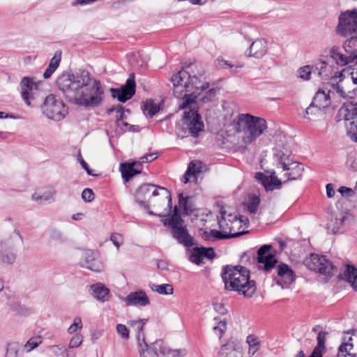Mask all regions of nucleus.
I'll return each mask as SVG.
<instances>
[{
  "mask_svg": "<svg viewBox=\"0 0 357 357\" xmlns=\"http://www.w3.org/2000/svg\"><path fill=\"white\" fill-rule=\"evenodd\" d=\"M203 75V70H197L191 75L184 69L172 75L171 81L173 84V93L177 98H184L180 109H185L190 105L202 91L209 86L208 82L201 84L199 78Z\"/></svg>",
  "mask_w": 357,
  "mask_h": 357,
  "instance_id": "nucleus-1",
  "label": "nucleus"
},
{
  "mask_svg": "<svg viewBox=\"0 0 357 357\" xmlns=\"http://www.w3.org/2000/svg\"><path fill=\"white\" fill-rule=\"evenodd\" d=\"M222 278L227 290L236 291L245 297H252L257 290L256 282L250 279V271L242 266H225Z\"/></svg>",
  "mask_w": 357,
  "mask_h": 357,
  "instance_id": "nucleus-2",
  "label": "nucleus"
},
{
  "mask_svg": "<svg viewBox=\"0 0 357 357\" xmlns=\"http://www.w3.org/2000/svg\"><path fill=\"white\" fill-rule=\"evenodd\" d=\"M237 132L242 133V143L245 148L267 132L266 121L250 114H241L234 121Z\"/></svg>",
  "mask_w": 357,
  "mask_h": 357,
  "instance_id": "nucleus-3",
  "label": "nucleus"
},
{
  "mask_svg": "<svg viewBox=\"0 0 357 357\" xmlns=\"http://www.w3.org/2000/svg\"><path fill=\"white\" fill-rule=\"evenodd\" d=\"M90 83V75L87 71L80 74H62L56 79V84L66 98L72 102L78 104L84 86Z\"/></svg>",
  "mask_w": 357,
  "mask_h": 357,
  "instance_id": "nucleus-4",
  "label": "nucleus"
},
{
  "mask_svg": "<svg viewBox=\"0 0 357 357\" xmlns=\"http://www.w3.org/2000/svg\"><path fill=\"white\" fill-rule=\"evenodd\" d=\"M169 214L165 212L157 215L165 218L162 219L161 222L165 226H168L170 228L171 234L174 239L186 247L192 246L193 238L184 225V220L178 213L177 206L174 207L172 214L170 215Z\"/></svg>",
  "mask_w": 357,
  "mask_h": 357,
  "instance_id": "nucleus-5",
  "label": "nucleus"
},
{
  "mask_svg": "<svg viewBox=\"0 0 357 357\" xmlns=\"http://www.w3.org/2000/svg\"><path fill=\"white\" fill-rule=\"evenodd\" d=\"M159 196V202L167 204L166 213H170L172 210V197L170 192L165 188L153 184H144L141 185L136 192V200L141 204L146 203L155 205L152 198Z\"/></svg>",
  "mask_w": 357,
  "mask_h": 357,
  "instance_id": "nucleus-6",
  "label": "nucleus"
},
{
  "mask_svg": "<svg viewBox=\"0 0 357 357\" xmlns=\"http://www.w3.org/2000/svg\"><path fill=\"white\" fill-rule=\"evenodd\" d=\"M79 105L85 107H97L104 99V89L100 81L90 77V83L83 89Z\"/></svg>",
  "mask_w": 357,
  "mask_h": 357,
  "instance_id": "nucleus-7",
  "label": "nucleus"
},
{
  "mask_svg": "<svg viewBox=\"0 0 357 357\" xmlns=\"http://www.w3.org/2000/svg\"><path fill=\"white\" fill-rule=\"evenodd\" d=\"M41 110L45 116L56 121L62 120L68 114L63 100L54 94H50L45 98Z\"/></svg>",
  "mask_w": 357,
  "mask_h": 357,
  "instance_id": "nucleus-8",
  "label": "nucleus"
},
{
  "mask_svg": "<svg viewBox=\"0 0 357 357\" xmlns=\"http://www.w3.org/2000/svg\"><path fill=\"white\" fill-rule=\"evenodd\" d=\"M335 29L338 35L344 38L357 33V8L341 12Z\"/></svg>",
  "mask_w": 357,
  "mask_h": 357,
  "instance_id": "nucleus-9",
  "label": "nucleus"
},
{
  "mask_svg": "<svg viewBox=\"0 0 357 357\" xmlns=\"http://www.w3.org/2000/svg\"><path fill=\"white\" fill-rule=\"evenodd\" d=\"M20 86L22 99L27 105L36 106L43 99L44 93L33 78L24 77Z\"/></svg>",
  "mask_w": 357,
  "mask_h": 357,
  "instance_id": "nucleus-10",
  "label": "nucleus"
},
{
  "mask_svg": "<svg viewBox=\"0 0 357 357\" xmlns=\"http://www.w3.org/2000/svg\"><path fill=\"white\" fill-rule=\"evenodd\" d=\"M304 264L307 268L324 275L326 279L333 275L334 266L325 256L311 254L305 259Z\"/></svg>",
  "mask_w": 357,
  "mask_h": 357,
  "instance_id": "nucleus-11",
  "label": "nucleus"
},
{
  "mask_svg": "<svg viewBox=\"0 0 357 357\" xmlns=\"http://www.w3.org/2000/svg\"><path fill=\"white\" fill-rule=\"evenodd\" d=\"M221 218L218 221L219 227L222 230H226L229 238L238 237L245 232L240 231L242 227L241 226V221L238 220L236 215H233L231 213L222 209L221 210Z\"/></svg>",
  "mask_w": 357,
  "mask_h": 357,
  "instance_id": "nucleus-12",
  "label": "nucleus"
},
{
  "mask_svg": "<svg viewBox=\"0 0 357 357\" xmlns=\"http://www.w3.org/2000/svg\"><path fill=\"white\" fill-rule=\"evenodd\" d=\"M201 119V116L197 110L190 109L189 111L184 112L183 126H185L190 135L197 137L199 133L203 131L204 123Z\"/></svg>",
  "mask_w": 357,
  "mask_h": 357,
  "instance_id": "nucleus-13",
  "label": "nucleus"
},
{
  "mask_svg": "<svg viewBox=\"0 0 357 357\" xmlns=\"http://www.w3.org/2000/svg\"><path fill=\"white\" fill-rule=\"evenodd\" d=\"M135 88V76L132 73L126 80V84L123 85L121 89H111V91L114 98L116 97L120 102H125L134 96Z\"/></svg>",
  "mask_w": 357,
  "mask_h": 357,
  "instance_id": "nucleus-14",
  "label": "nucleus"
},
{
  "mask_svg": "<svg viewBox=\"0 0 357 357\" xmlns=\"http://www.w3.org/2000/svg\"><path fill=\"white\" fill-rule=\"evenodd\" d=\"M135 88V76L132 73L126 80V84L123 85L121 89H111V91L114 98L116 97L120 102H125L134 96Z\"/></svg>",
  "mask_w": 357,
  "mask_h": 357,
  "instance_id": "nucleus-15",
  "label": "nucleus"
},
{
  "mask_svg": "<svg viewBox=\"0 0 357 357\" xmlns=\"http://www.w3.org/2000/svg\"><path fill=\"white\" fill-rule=\"evenodd\" d=\"M353 220V217L348 211H342L337 213L334 220H332L329 228L334 234H343L347 226Z\"/></svg>",
  "mask_w": 357,
  "mask_h": 357,
  "instance_id": "nucleus-16",
  "label": "nucleus"
},
{
  "mask_svg": "<svg viewBox=\"0 0 357 357\" xmlns=\"http://www.w3.org/2000/svg\"><path fill=\"white\" fill-rule=\"evenodd\" d=\"M277 275L274 277L275 283L282 288L287 287L295 280V273L289 266L284 264L276 266Z\"/></svg>",
  "mask_w": 357,
  "mask_h": 357,
  "instance_id": "nucleus-17",
  "label": "nucleus"
},
{
  "mask_svg": "<svg viewBox=\"0 0 357 357\" xmlns=\"http://www.w3.org/2000/svg\"><path fill=\"white\" fill-rule=\"evenodd\" d=\"M218 357H243L241 343L237 339L230 338L220 347Z\"/></svg>",
  "mask_w": 357,
  "mask_h": 357,
  "instance_id": "nucleus-18",
  "label": "nucleus"
},
{
  "mask_svg": "<svg viewBox=\"0 0 357 357\" xmlns=\"http://www.w3.org/2000/svg\"><path fill=\"white\" fill-rule=\"evenodd\" d=\"M330 89L328 87H324L321 89H319V91L316 93L312 104L319 109H324L328 107L331 105V98L332 96H335L336 93L335 91L333 89V84L330 86Z\"/></svg>",
  "mask_w": 357,
  "mask_h": 357,
  "instance_id": "nucleus-19",
  "label": "nucleus"
},
{
  "mask_svg": "<svg viewBox=\"0 0 357 357\" xmlns=\"http://www.w3.org/2000/svg\"><path fill=\"white\" fill-rule=\"evenodd\" d=\"M215 253L213 248L195 247L190 250L189 259L192 263L200 264L204 257L213 259Z\"/></svg>",
  "mask_w": 357,
  "mask_h": 357,
  "instance_id": "nucleus-20",
  "label": "nucleus"
},
{
  "mask_svg": "<svg viewBox=\"0 0 357 357\" xmlns=\"http://www.w3.org/2000/svg\"><path fill=\"white\" fill-rule=\"evenodd\" d=\"M337 357H357V332L354 333L347 342L340 346Z\"/></svg>",
  "mask_w": 357,
  "mask_h": 357,
  "instance_id": "nucleus-21",
  "label": "nucleus"
},
{
  "mask_svg": "<svg viewBox=\"0 0 357 357\" xmlns=\"http://www.w3.org/2000/svg\"><path fill=\"white\" fill-rule=\"evenodd\" d=\"M255 178L261 183L267 192L278 189L281 185V181L276 176L275 172H272L270 175L258 172L256 174Z\"/></svg>",
  "mask_w": 357,
  "mask_h": 357,
  "instance_id": "nucleus-22",
  "label": "nucleus"
},
{
  "mask_svg": "<svg viewBox=\"0 0 357 357\" xmlns=\"http://www.w3.org/2000/svg\"><path fill=\"white\" fill-rule=\"evenodd\" d=\"M271 248V245H262L257 251L258 262L260 264H264V269L266 271H269L273 267H274L277 262L274 255L269 253Z\"/></svg>",
  "mask_w": 357,
  "mask_h": 357,
  "instance_id": "nucleus-23",
  "label": "nucleus"
},
{
  "mask_svg": "<svg viewBox=\"0 0 357 357\" xmlns=\"http://www.w3.org/2000/svg\"><path fill=\"white\" fill-rule=\"evenodd\" d=\"M82 266L94 272H101L104 270V265L97 253L88 250L84 253V261Z\"/></svg>",
  "mask_w": 357,
  "mask_h": 357,
  "instance_id": "nucleus-24",
  "label": "nucleus"
},
{
  "mask_svg": "<svg viewBox=\"0 0 357 357\" xmlns=\"http://www.w3.org/2000/svg\"><path fill=\"white\" fill-rule=\"evenodd\" d=\"M268 43L266 40L259 38L255 40L250 45L247 52L248 56L256 59L262 58L268 52Z\"/></svg>",
  "mask_w": 357,
  "mask_h": 357,
  "instance_id": "nucleus-25",
  "label": "nucleus"
},
{
  "mask_svg": "<svg viewBox=\"0 0 357 357\" xmlns=\"http://www.w3.org/2000/svg\"><path fill=\"white\" fill-rule=\"evenodd\" d=\"M123 301L127 305L139 307H144L150 303V300L146 294L142 290L130 292L126 297L123 298Z\"/></svg>",
  "mask_w": 357,
  "mask_h": 357,
  "instance_id": "nucleus-26",
  "label": "nucleus"
},
{
  "mask_svg": "<svg viewBox=\"0 0 357 357\" xmlns=\"http://www.w3.org/2000/svg\"><path fill=\"white\" fill-rule=\"evenodd\" d=\"M282 169L287 172L286 175L288 180H296L299 178L304 169L303 165L296 161L289 162H284L282 163Z\"/></svg>",
  "mask_w": 357,
  "mask_h": 357,
  "instance_id": "nucleus-27",
  "label": "nucleus"
},
{
  "mask_svg": "<svg viewBox=\"0 0 357 357\" xmlns=\"http://www.w3.org/2000/svg\"><path fill=\"white\" fill-rule=\"evenodd\" d=\"M331 57L334 61L340 66H344L350 63L357 65V59H354L353 56L350 54H343L340 52L337 47H333L330 50Z\"/></svg>",
  "mask_w": 357,
  "mask_h": 357,
  "instance_id": "nucleus-28",
  "label": "nucleus"
},
{
  "mask_svg": "<svg viewBox=\"0 0 357 357\" xmlns=\"http://www.w3.org/2000/svg\"><path fill=\"white\" fill-rule=\"evenodd\" d=\"M120 170L123 178L126 182H128L133 176L141 174V163L138 162L122 163L120 166Z\"/></svg>",
  "mask_w": 357,
  "mask_h": 357,
  "instance_id": "nucleus-29",
  "label": "nucleus"
},
{
  "mask_svg": "<svg viewBox=\"0 0 357 357\" xmlns=\"http://www.w3.org/2000/svg\"><path fill=\"white\" fill-rule=\"evenodd\" d=\"M351 79L353 84L356 86V88L350 90L349 88L345 89L341 83H337V84H333V89L336 91L337 94L343 98H353L357 94V76L354 77V73L351 74Z\"/></svg>",
  "mask_w": 357,
  "mask_h": 357,
  "instance_id": "nucleus-30",
  "label": "nucleus"
},
{
  "mask_svg": "<svg viewBox=\"0 0 357 357\" xmlns=\"http://www.w3.org/2000/svg\"><path fill=\"white\" fill-rule=\"evenodd\" d=\"M92 295L99 301L105 302L109 298V289L102 283H96L91 286Z\"/></svg>",
  "mask_w": 357,
  "mask_h": 357,
  "instance_id": "nucleus-31",
  "label": "nucleus"
},
{
  "mask_svg": "<svg viewBox=\"0 0 357 357\" xmlns=\"http://www.w3.org/2000/svg\"><path fill=\"white\" fill-rule=\"evenodd\" d=\"M154 347L158 348L160 354L166 357H179L185 355V350H172L165 346L163 342L160 340L154 342Z\"/></svg>",
  "mask_w": 357,
  "mask_h": 357,
  "instance_id": "nucleus-32",
  "label": "nucleus"
},
{
  "mask_svg": "<svg viewBox=\"0 0 357 357\" xmlns=\"http://www.w3.org/2000/svg\"><path fill=\"white\" fill-rule=\"evenodd\" d=\"M179 206L183 208L184 214L188 215L192 213L196 209L192 197H183V194L179 195Z\"/></svg>",
  "mask_w": 357,
  "mask_h": 357,
  "instance_id": "nucleus-33",
  "label": "nucleus"
},
{
  "mask_svg": "<svg viewBox=\"0 0 357 357\" xmlns=\"http://www.w3.org/2000/svg\"><path fill=\"white\" fill-rule=\"evenodd\" d=\"M56 192L54 190L46 191L42 195L38 192H34L31 198L33 201L39 204H50L55 200Z\"/></svg>",
  "mask_w": 357,
  "mask_h": 357,
  "instance_id": "nucleus-34",
  "label": "nucleus"
},
{
  "mask_svg": "<svg viewBox=\"0 0 357 357\" xmlns=\"http://www.w3.org/2000/svg\"><path fill=\"white\" fill-rule=\"evenodd\" d=\"M61 59V52H56L54 56L51 59L50 64L45 70L43 77L45 79L50 78L54 72L57 69Z\"/></svg>",
  "mask_w": 357,
  "mask_h": 357,
  "instance_id": "nucleus-35",
  "label": "nucleus"
},
{
  "mask_svg": "<svg viewBox=\"0 0 357 357\" xmlns=\"http://www.w3.org/2000/svg\"><path fill=\"white\" fill-rule=\"evenodd\" d=\"M50 351L57 357H76V353L69 348L60 345H53L50 347Z\"/></svg>",
  "mask_w": 357,
  "mask_h": 357,
  "instance_id": "nucleus-36",
  "label": "nucleus"
},
{
  "mask_svg": "<svg viewBox=\"0 0 357 357\" xmlns=\"http://www.w3.org/2000/svg\"><path fill=\"white\" fill-rule=\"evenodd\" d=\"M109 113L116 112V121L117 126L121 127L122 129L124 128L125 130L127 129V127L129 126V124L125 121H123V119L126 118V115L124 114L123 107L119 105L116 107H113L108 110Z\"/></svg>",
  "mask_w": 357,
  "mask_h": 357,
  "instance_id": "nucleus-37",
  "label": "nucleus"
},
{
  "mask_svg": "<svg viewBox=\"0 0 357 357\" xmlns=\"http://www.w3.org/2000/svg\"><path fill=\"white\" fill-rule=\"evenodd\" d=\"M338 114L340 116H343L345 122L356 120L357 123V103L351 108H341Z\"/></svg>",
  "mask_w": 357,
  "mask_h": 357,
  "instance_id": "nucleus-38",
  "label": "nucleus"
},
{
  "mask_svg": "<svg viewBox=\"0 0 357 357\" xmlns=\"http://www.w3.org/2000/svg\"><path fill=\"white\" fill-rule=\"evenodd\" d=\"M344 275L352 288L357 291V269L353 265H347Z\"/></svg>",
  "mask_w": 357,
  "mask_h": 357,
  "instance_id": "nucleus-39",
  "label": "nucleus"
},
{
  "mask_svg": "<svg viewBox=\"0 0 357 357\" xmlns=\"http://www.w3.org/2000/svg\"><path fill=\"white\" fill-rule=\"evenodd\" d=\"M273 156L275 160L278 161V167L282 168V163L289 162L290 160L289 157V151L287 150H281L279 148L276 147L273 149Z\"/></svg>",
  "mask_w": 357,
  "mask_h": 357,
  "instance_id": "nucleus-40",
  "label": "nucleus"
},
{
  "mask_svg": "<svg viewBox=\"0 0 357 357\" xmlns=\"http://www.w3.org/2000/svg\"><path fill=\"white\" fill-rule=\"evenodd\" d=\"M246 342L249 345L248 354L250 357L254 356L259 348V340L255 335H249L246 338Z\"/></svg>",
  "mask_w": 357,
  "mask_h": 357,
  "instance_id": "nucleus-41",
  "label": "nucleus"
},
{
  "mask_svg": "<svg viewBox=\"0 0 357 357\" xmlns=\"http://www.w3.org/2000/svg\"><path fill=\"white\" fill-rule=\"evenodd\" d=\"M151 289L162 295H170L174 293V288L172 284H155L154 283L150 284Z\"/></svg>",
  "mask_w": 357,
  "mask_h": 357,
  "instance_id": "nucleus-42",
  "label": "nucleus"
},
{
  "mask_svg": "<svg viewBox=\"0 0 357 357\" xmlns=\"http://www.w3.org/2000/svg\"><path fill=\"white\" fill-rule=\"evenodd\" d=\"M144 112L152 117L159 110L160 107L157 102H155L153 100H147L144 104Z\"/></svg>",
  "mask_w": 357,
  "mask_h": 357,
  "instance_id": "nucleus-43",
  "label": "nucleus"
},
{
  "mask_svg": "<svg viewBox=\"0 0 357 357\" xmlns=\"http://www.w3.org/2000/svg\"><path fill=\"white\" fill-rule=\"evenodd\" d=\"M10 310L17 314L26 315L30 313L31 310L24 305L21 304L18 301H13L10 304Z\"/></svg>",
  "mask_w": 357,
  "mask_h": 357,
  "instance_id": "nucleus-44",
  "label": "nucleus"
},
{
  "mask_svg": "<svg viewBox=\"0 0 357 357\" xmlns=\"http://www.w3.org/2000/svg\"><path fill=\"white\" fill-rule=\"evenodd\" d=\"M312 68L314 70V73H317L319 77H324L328 76V63L325 61H319L312 66Z\"/></svg>",
  "mask_w": 357,
  "mask_h": 357,
  "instance_id": "nucleus-45",
  "label": "nucleus"
},
{
  "mask_svg": "<svg viewBox=\"0 0 357 357\" xmlns=\"http://www.w3.org/2000/svg\"><path fill=\"white\" fill-rule=\"evenodd\" d=\"M214 321L216 325L213 326V330L220 339L227 329V321L225 319L219 320L218 317H215Z\"/></svg>",
  "mask_w": 357,
  "mask_h": 357,
  "instance_id": "nucleus-46",
  "label": "nucleus"
},
{
  "mask_svg": "<svg viewBox=\"0 0 357 357\" xmlns=\"http://www.w3.org/2000/svg\"><path fill=\"white\" fill-rule=\"evenodd\" d=\"M146 319H139L137 320H130L128 324L137 333V335H141L143 333L144 326L147 322Z\"/></svg>",
  "mask_w": 357,
  "mask_h": 357,
  "instance_id": "nucleus-47",
  "label": "nucleus"
},
{
  "mask_svg": "<svg viewBox=\"0 0 357 357\" xmlns=\"http://www.w3.org/2000/svg\"><path fill=\"white\" fill-rule=\"evenodd\" d=\"M218 64L224 68H229L231 73H236L243 67V64L235 63L232 64L228 61L224 59H218Z\"/></svg>",
  "mask_w": 357,
  "mask_h": 357,
  "instance_id": "nucleus-48",
  "label": "nucleus"
},
{
  "mask_svg": "<svg viewBox=\"0 0 357 357\" xmlns=\"http://www.w3.org/2000/svg\"><path fill=\"white\" fill-rule=\"evenodd\" d=\"M20 346L17 342L7 344L6 357H18Z\"/></svg>",
  "mask_w": 357,
  "mask_h": 357,
  "instance_id": "nucleus-49",
  "label": "nucleus"
},
{
  "mask_svg": "<svg viewBox=\"0 0 357 357\" xmlns=\"http://www.w3.org/2000/svg\"><path fill=\"white\" fill-rule=\"evenodd\" d=\"M314 73V70H313L312 66H305L298 70V76L303 80H309L310 79L311 74Z\"/></svg>",
  "mask_w": 357,
  "mask_h": 357,
  "instance_id": "nucleus-50",
  "label": "nucleus"
},
{
  "mask_svg": "<svg viewBox=\"0 0 357 357\" xmlns=\"http://www.w3.org/2000/svg\"><path fill=\"white\" fill-rule=\"evenodd\" d=\"M158 348L154 347V342L151 344L149 347L146 349H142L139 352L140 357H158Z\"/></svg>",
  "mask_w": 357,
  "mask_h": 357,
  "instance_id": "nucleus-51",
  "label": "nucleus"
},
{
  "mask_svg": "<svg viewBox=\"0 0 357 357\" xmlns=\"http://www.w3.org/2000/svg\"><path fill=\"white\" fill-rule=\"evenodd\" d=\"M223 231H220L215 229H211L208 233L205 232V235L206 238L213 237L215 239H226L229 238L227 231L222 230Z\"/></svg>",
  "mask_w": 357,
  "mask_h": 357,
  "instance_id": "nucleus-52",
  "label": "nucleus"
},
{
  "mask_svg": "<svg viewBox=\"0 0 357 357\" xmlns=\"http://www.w3.org/2000/svg\"><path fill=\"white\" fill-rule=\"evenodd\" d=\"M40 343L41 340L39 337H31L24 345V349L26 352H30L36 348Z\"/></svg>",
  "mask_w": 357,
  "mask_h": 357,
  "instance_id": "nucleus-53",
  "label": "nucleus"
},
{
  "mask_svg": "<svg viewBox=\"0 0 357 357\" xmlns=\"http://www.w3.org/2000/svg\"><path fill=\"white\" fill-rule=\"evenodd\" d=\"M83 327L82 319L80 317H77L73 319V323L68 328V332L70 334L76 333L78 330H81Z\"/></svg>",
  "mask_w": 357,
  "mask_h": 357,
  "instance_id": "nucleus-54",
  "label": "nucleus"
},
{
  "mask_svg": "<svg viewBox=\"0 0 357 357\" xmlns=\"http://www.w3.org/2000/svg\"><path fill=\"white\" fill-rule=\"evenodd\" d=\"M349 124L346 123L345 126L348 129V132L351 135L352 139L357 142V123L356 120L348 121Z\"/></svg>",
  "mask_w": 357,
  "mask_h": 357,
  "instance_id": "nucleus-55",
  "label": "nucleus"
},
{
  "mask_svg": "<svg viewBox=\"0 0 357 357\" xmlns=\"http://www.w3.org/2000/svg\"><path fill=\"white\" fill-rule=\"evenodd\" d=\"M83 342V336L81 334H76L70 340L68 347L70 349L77 348Z\"/></svg>",
  "mask_w": 357,
  "mask_h": 357,
  "instance_id": "nucleus-56",
  "label": "nucleus"
},
{
  "mask_svg": "<svg viewBox=\"0 0 357 357\" xmlns=\"http://www.w3.org/2000/svg\"><path fill=\"white\" fill-rule=\"evenodd\" d=\"M116 332L123 339L128 340L130 337L129 330L126 325L119 324L116 325Z\"/></svg>",
  "mask_w": 357,
  "mask_h": 357,
  "instance_id": "nucleus-57",
  "label": "nucleus"
},
{
  "mask_svg": "<svg viewBox=\"0 0 357 357\" xmlns=\"http://www.w3.org/2000/svg\"><path fill=\"white\" fill-rule=\"evenodd\" d=\"M16 259L15 253L13 252H6L5 254H2L1 256V260L3 263L7 264H12L15 262Z\"/></svg>",
  "mask_w": 357,
  "mask_h": 357,
  "instance_id": "nucleus-58",
  "label": "nucleus"
},
{
  "mask_svg": "<svg viewBox=\"0 0 357 357\" xmlns=\"http://www.w3.org/2000/svg\"><path fill=\"white\" fill-rule=\"evenodd\" d=\"M50 236L52 240L57 241H63L64 240L63 236L61 231L56 228H52L50 230Z\"/></svg>",
  "mask_w": 357,
  "mask_h": 357,
  "instance_id": "nucleus-59",
  "label": "nucleus"
},
{
  "mask_svg": "<svg viewBox=\"0 0 357 357\" xmlns=\"http://www.w3.org/2000/svg\"><path fill=\"white\" fill-rule=\"evenodd\" d=\"M137 346L139 352H141L142 349H146L149 347L150 344H147L146 342L145 335L144 333L141 335H137Z\"/></svg>",
  "mask_w": 357,
  "mask_h": 357,
  "instance_id": "nucleus-60",
  "label": "nucleus"
},
{
  "mask_svg": "<svg viewBox=\"0 0 357 357\" xmlns=\"http://www.w3.org/2000/svg\"><path fill=\"white\" fill-rule=\"evenodd\" d=\"M82 199L86 202H91L94 199V193L90 188H85L82 193Z\"/></svg>",
  "mask_w": 357,
  "mask_h": 357,
  "instance_id": "nucleus-61",
  "label": "nucleus"
},
{
  "mask_svg": "<svg viewBox=\"0 0 357 357\" xmlns=\"http://www.w3.org/2000/svg\"><path fill=\"white\" fill-rule=\"evenodd\" d=\"M338 192L344 197H351L355 195V192L352 188L342 186L339 188Z\"/></svg>",
  "mask_w": 357,
  "mask_h": 357,
  "instance_id": "nucleus-62",
  "label": "nucleus"
},
{
  "mask_svg": "<svg viewBox=\"0 0 357 357\" xmlns=\"http://www.w3.org/2000/svg\"><path fill=\"white\" fill-rule=\"evenodd\" d=\"M259 204V199L256 197L252 199V202L248 206V210L251 213H255Z\"/></svg>",
  "mask_w": 357,
  "mask_h": 357,
  "instance_id": "nucleus-63",
  "label": "nucleus"
},
{
  "mask_svg": "<svg viewBox=\"0 0 357 357\" xmlns=\"http://www.w3.org/2000/svg\"><path fill=\"white\" fill-rule=\"evenodd\" d=\"M110 240L112 241L116 248L119 249L122 241V236L119 234L113 233L110 236Z\"/></svg>",
  "mask_w": 357,
  "mask_h": 357,
  "instance_id": "nucleus-64",
  "label": "nucleus"
}]
</instances>
